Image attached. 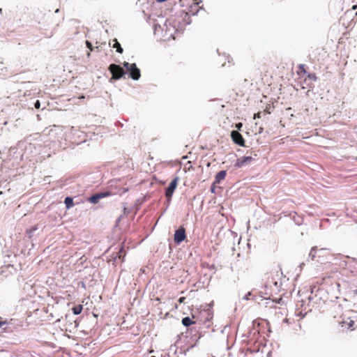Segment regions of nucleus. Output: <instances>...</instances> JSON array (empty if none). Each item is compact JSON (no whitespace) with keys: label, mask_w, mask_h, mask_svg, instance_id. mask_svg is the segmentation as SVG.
I'll return each instance as SVG.
<instances>
[{"label":"nucleus","mask_w":357,"mask_h":357,"mask_svg":"<svg viewBox=\"0 0 357 357\" xmlns=\"http://www.w3.org/2000/svg\"><path fill=\"white\" fill-rule=\"evenodd\" d=\"M108 70L112 74L111 80H118L123 77L126 74V72L122 67L114 63L110 64Z\"/></svg>","instance_id":"f257e3e1"},{"label":"nucleus","mask_w":357,"mask_h":357,"mask_svg":"<svg viewBox=\"0 0 357 357\" xmlns=\"http://www.w3.org/2000/svg\"><path fill=\"white\" fill-rule=\"evenodd\" d=\"M123 66L129 71L130 77L134 80H138L141 77L140 70L137 67L135 63H129L124 62Z\"/></svg>","instance_id":"f03ea898"},{"label":"nucleus","mask_w":357,"mask_h":357,"mask_svg":"<svg viewBox=\"0 0 357 357\" xmlns=\"http://www.w3.org/2000/svg\"><path fill=\"white\" fill-rule=\"evenodd\" d=\"M178 177H175L170 183L169 187L166 189L165 196L168 199H171L175 189L177 187Z\"/></svg>","instance_id":"7ed1b4c3"},{"label":"nucleus","mask_w":357,"mask_h":357,"mask_svg":"<svg viewBox=\"0 0 357 357\" xmlns=\"http://www.w3.org/2000/svg\"><path fill=\"white\" fill-rule=\"evenodd\" d=\"M231 137L232 139V141L241 146H245V140L241 135L240 132H238L237 130H233L231 132Z\"/></svg>","instance_id":"20e7f679"},{"label":"nucleus","mask_w":357,"mask_h":357,"mask_svg":"<svg viewBox=\"0 0 357 357\" xmlns=\"http://www.w3.org/2000/svg\"><path fill=\"white\" fill-rule=\"evenodd\" d=\"M186 238L185 230L183 227H181L175 231L174 242L177 244L183 241Z\"/></svg>","instance_id":"39448f33"},{"label":"nucleus","mask_w":357,"mask_h":357,"mask_svg":"<svg viewBox=\"0 0 357 357\" xmlns=\"http://www.w3.org/2000/svg\"><path fill=\"white\" fill-rule=\"evenodd\" d=\"M110 195V192H100V193H97V194H95L93 195H92L91 197H89V201L92 203V204H97L98 203L99 200L102 198H105V197H107L108 196Z\"/></svg>","instance_id":"423d86ee"},{"label":"nucleus","mask_w":357,"mask_h":357,"mask_svg":"<svg viewBox=\"0 0 357 357\" xmlns=\"http://www.w3.org/2000/svg\"><path fill=\"white\" fill-rule=\"evenodd\" d=\"M252 158L251 156H243L237 160L236 166L241 167L244 166L245 164L250 163L252 160Z\"/></svg>","instance_id":"0eeeda50"},{"label":"nucleus","mask_w":357,"mask_h":357,"mask_svg":"<svg viewBox=\"0 0 357 357\" xmlns=\"http://www.w3.org/2000/svg\"><path fill=\"white\" fill-rule=\"evenodd\" d=\"M202 6L190 5L188 8V13L190 15H196Z\"/></svg>","instance_id":"6e6552de"},{"label":"nucleus","mask_w":357,"mask_h":357,"mask_svg":"<svg viewBox=\"0 0 357 357\" xmlns=\"http://www.w3.org/2000/svg\"><path fill=\"white\" fill-rule=\"evenodd\" d=\"M226 171H220L215 176V182L219 183L220 181L224 180L226 177Z\"/></svg>","instance_id":"1a4fd4ad"},{"label":"nucleus","mask_w":357,"mask_h":357,"mask_svg":"<svg viewBox=\"0 0 357 357\" xmlns=\"http://www.w3.org/2000/svg\"><path fill=\"white\" fill-rule=\"evenodd\" d=\"M182 324L185 326H190L194 324H195V321H192L190 317H184L183 318L182 321Z\"/></svg>","instance_id":"9d476101"},{"label":"nucleus","mask_w":357,"mask_h":357,"mask_svg":"<svg viewBox=\"0 0 357 357\" xmlns=\"http://www.w3.org/2000/svg\"><path fill=\"white\" fill-rule=\"evenodd\" d=\"M113 42H114V44L112 45V47L114 48H116L117 52L122 54L123 52V50L121 47L120 43L118 42V40L115 38L113 40Z\"/></svg>","instance_id":"9b49d317"},{"label":"nucleus","mask_w":357,"mask_h":357,"mask_svg":"<svg viewBox=\"0 0 357 357\" xmlns=\"http://www.w3.org/2000/svg\"><path fill=\"white\" fill-rule=\"evenodd\" d=\"M82 310L83 306L82 305H77L72 308L73 312L75 315L79 314L82 312Z\"/></svg>","instance_id":"f8f14e48"},{"label":"nucleus","mask_w":357,"mask_h":357,"mask_svg":"<svg viewBox=\"0 0 357 357\" xmlns=\"http://www.w3.org/2000/svg\"><path fill=\"white\" fill-rule=\"evenodd\" d=\"M297 73L300 77H303L304 75H305L306 74L305 66L304 64H300L298 66V70Z\"/></svg>","instance_id":"ddd939ff"},{"label":"nucleus","mask_w":357,"mask_h":357,"mask_svg":"<svg viewBox=\"0 0 357 357\" xmlns=\"http://www.w3.org/2000/svg\"><path fill=\"white\" fill-rule=\"evenodd\" d=\"M317 252V246L312 248V249L310 252V254H309V257L311 258L312 260H314L316 259Z\"/></svg>","instance_id":"4468645a"},{"label":"nucleus","mask_w":357,"mask_h":357,"mask_svg":"<svg viewBox=\"0 0 357 357\" xmlns=\"http://www.w3.org/2000/svg\"><path fill=\"white\" fill-rule=\"evenodd\" d=\"M64 203H65L67 208H70V207H72L74 205L73 199V198H71L70 197H68L65 199Z\"/></svg>","instance_id":"2eb2a0df"},{"label":"nucleus","mask_w":357,"mask_h":357,"mask_svg":"<svg viewBox=\"0 0 357 357\" xmlns=\"http://www.w3.org/2000/svg\"><path fill=\"white\" fill-rule=\"evenodd\" d=\"M308 311H307L305 309L304 310V312L303 310H300L299 309H297L296 310V315L300 317L301 318H303L307 314Z\"/></svg>","instance_id":"dca6fc26"},{"label":"nucleus","mask_w":357,"mask_h":357,"mask_svg":"<svg viewBox=\"0 0 357 357\" xmlns=\"http://www.w3.org/2000/svg\"><path fill=\"white\" fill-rule=\"evenodd\" d=\"M307 77L310 79H311L312 81H315L317 79V77H316L315 74H308Z\"/></svg>","instance_id":"f3484780"},{"label":"nucleus","mask_w":357,"mask_h":357,"mask_svg":"<svg viewBox=\"0 0 357 357\" xmlns=\"http://www.w3.org/2000/svg\"><path fill=\"white\" fill-rule=\"evenodd\" d=\"M271 296V294L265 293L264 295H261V297L264 299H270Z\"/></svg>","instance_id":"a211bd4d"},{"label":"nucleus","mask_w":357,"mask_h":357,"mask_svg":"<svg viewBox=\"0 0 357 357\" xmlns=\"http://www.w3.org/2000/svg\"><path fill=\"white\" fill-rule=\"evenodd\" d=\"M86 47H87L91 50V51H93V48L92 44H91L89 41L86 40Z\"/></svg>","instance_id":"6ab92c4d"},{"label":"nucleus","mask_w":357,"mask_h":357,"mask_svg":"<svg viewBox=\"0 0 357 357\" xmlns=\"http://www.w3.org/2000/svg\"><path fill=\"white\" fill-rule=\"evenodd\" d=\"M202 3V0H193L192 4L196 5V6H200V3Z\"/></svg>","instance_id":"aec40b11"},{"label":"nucleus","mask_w":357,"mask_h":357,"mask_svg":"<svg viewBox=\"0 0 357 357\" xmlns=\"http://www.w3.org/2000/svg\"><path fill=\"white\" fill-rule=\"evenodd\" d=\"M261 117V112H257V114H255V115H254V119H257V118L259 119Z\"/></svg>","instance_id":"412c9836"},{"label":"nucleus","mask_w":357,"mask_h":357,"mask_svg":"<svg viewBox=\"0 0 357 357\" xmlns=\"http://www.w3.org/2000/svg\"><path fill=\"white\" fill-rule=\"evenodd\" d=\"M185 297H183H183H180V298H178V302L179 303H185Z\"/></svg>","instance_id":"4be33fe9"},{"label":"nucleus","mask_w":357,"mask_h":357,"mask_svg":"<svg viewBox=\"0 0 357 357\" xmlns=\"http://www.w3.org/2000/svg\"><path fill=\"white\" fill-rule=\"evenodd\" d=\"M34 106L36 109H39L40 107V102L39 100H36V102L34 104Z\"/></svg>","instance_id":"5701e85b"},{"label":"nucleus","mask_w":357,"mask_h":357,"mask_svg":"<svg viewBox=\"0 0 357 357\" xmlns=\"http://www.w3.org/2000/svg\"><path fill=\"white\" fill-rule=\"evenodd\" d=\"M252 296V293L251 292H248L244 297L243 298L245 299V300H249L250 299V296Z\"/></svg>","instance_id":"b1692460"},{"label":"nucleus","mask_w":357,"mask_h":357,"mask_svg":"<svg viewBox=\"0 0 357 357\" xmlns=\"http://www.w3.org/2000/svg\"><path fill=\"white\" fill-rule=\"evenodd\" d=\"M243 126V124L242 123H238L236 124V128L238 129V130H241V128Z\"/></svg>","instance_id":"393cba45"},{"label":"nucleus","mask_w":357,"mask_h":357,"mask_svg":"<svg viewBox=\"0 0 357 357\" xmlns=\"http://www.w3.org/2000/svg\"><path fill=\"white\" fill-rule=\"evenodd\" d=\"M6 324H8V321L6 320H5V321L0 320V328Z\"/></svg>","instance_id":"a878e982"},{"label":"nucleus","mask_w":357,"mask_h":357,"mask_svg":"<svg viewBox=\"0 0 357 357\" xmlns=\"http://www.w3.org/2000/svg\"><path fill=\"white\" fill-rule=\"evenodd\" d=\"M263 130H264V128H263L262 127H259V130H258V132H259V134H261V133H262Z\"/></svg>","instance_id":"bb28decb"},{"label":"nucleus","mask_w":357,"mask_h":357,"mask_svg":"<svg viewBox=\"0 0 357 357\" xmlns=\"http://www.w3.org/2000/svg\"><path fill=\"white\" fill-rule=\"evenodd\" d=\"M352 9H353V10H356V9H357V5H354V6H353Z\"/></svg>","instance_id":"cd10ccee"},{"label":"nucleus","mask_w":357,"mask_h":357,"mask_svg":"<svg viewBox=\"0 0 357 357\" xmlns=\"http://www.w3.org/2000/svg\"><path fill=\"white\" fill-rule=\"evenodd\" d=\"M264 112L267 113V114H270V112L268 111L267 109L264 110Z\"/></svg>","instance_id":"c85d7f7f"},{"label":"nucleus","mask_w":357,"mask_h":357,"mask_svg":"<svg viewBox=\"0 0 357 357\" xmlns=\"http://www.w3.org/2000/svg\"><path fill=\"white\" fill-rule=\"evenodd\" d=\"M59 9H56V10H55V13H59Z\"/></svg>","instance_id":"c756f323"}]
</instances>
